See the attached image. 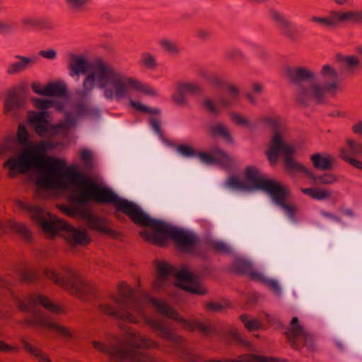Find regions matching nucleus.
Instances as JSON below:
<instances>
[{
    "label": "nucleus",
    "instance_id": "nucleus-1",
    "mask_svg": "<svg viewBox=\"0 0 362 362\" xmlns=\"http://www.w3.org/2000/svg\"><path fill=\"white\" fill-rule=\"evenodd\" d=\"M92 66L93 64L83 56H70L69 70L71 76L88 72L83 82V90L79 93L82 97H86L93 90L96 80L98 88L103 90V96L107 100H122L127 95L128 87L146 95L158 96L157 92L149 85L125 76L102 60L96 62V70L89 71Z\"/></svg>",
    "mask_w": 362,
    "mask_h": 362
},
{
    "label": "nucleus",
    "instance_id": "nucleus-2",
    "mask_svg": "<svg viewBox=\"0 0 362 362\" xmlns=\"http://www.w3.org/2000/svg\"><path fill=\"white\" fill-rule=\"evenodd\" d=\"M61 145V142L43 141L37 145L36 150L39 153H45ZM4 168H8V175L11 178L16 177L18 174L35 173V185L40 190L58 187L64 180L67 170L66 161L60 158L43 154V160H41L40 158L25 150L21 151L17 156L7 159L4 163Z\"/></svg>",
    "mask_w": 362,
    "mask_h": 362
},
{
    "label": "nucleus",
    "instance_id": "nucleus-3",
    "mask_svg": "<svg viewBox=\"0 0 362 362\" xmlns=\"http://www.w3.org/2000/svg\"><path fill=\"white\" fill-rule=\"evenodd\" d=\"M132 221L140 226L152 228V230L141 231L140 235L154 245L164 247L169 238L174 243L176 251L186 255L196 252L199 238L189 230L168 225L160 219L152 218L139 206Z\"/></svg>",
    "mask_w": 362,
    "mask_h": 362
},
{
    "label": "nucleus",
    "instance_id": "nucleus-4",
    "mask_svg": "<svg viewBox=\"0 0 362 362\" xmlns=\"http://www.w3.org/2000/svg\"><path fill=\"white\" fill-rule=\"evenodd\" d=\"M81 176L84 185L76 182L69 184V201L71 204L83 209H88L91 202L113 204L118 211L126 214L132 221L138 208L136 203L119 197L111 188L102 185L90 177Z\"/></svg>",
    "mask_w": 362,
    "mask_h": 362
},
{
    "label": "nucleus",
    "instance_id": "nucleus-5",
    "mask_svg": "<svg viewBox=\"0 0 362 362\" xmlns=\"http://www.w3.org/2000/svg\"><path fill=\"white\" fill-rule=\"evenodd\" d=\"M320 75L325 80L320 84L313 80L315 74L310 69L297 67L291 71V80L296 84L294 96L298 103L303 105L320 103L325 98L327 93H336L339 89V74L329 64L322 66Z\"/></svg>",
    "mask_w": 362,
    "mask_h": 362
},
{
    "label": "nucleus",
    "instance_id": "nucleus-6",
    "mask_svg": "<svg viewBox=\"0 0 362 362\" xmlns=\"http://www.w3.org/2000/svg\"><path fill=\"white\" fill-rule=\"evenodd\" d=\"M129 349L117 345L108 346L100 341H93V347L110 356L118 362H147L150 359L148 353L139 349H158L159 343L138 332L128 333Z\"/></svg>",
    "mask_w": 362,
    "mask_h": 362
},
{
    "label": "nucleus",
    "instance_id": "nucleus-7",
    "mask_svg": "<svg viewBox=\"0 0 362 362\" xmlns=\"http://www.w3.org/2000/svg\"><path fill=\"white\" fill-rule=\"evenodd\" d=\"M284 132V122L279 118H273V163L279 158H283L285 170L291 177H295L299 174H304L310 179H315V175L294 158L296 148L285 140Z\"/></svg>",
    "mask_w": 362,
    "mask_h": 362
},
{
    "label": "nucleus",
    "instance_id": "nucleus-8",
    "mask_svg": "<svg viewBox=\"0 0 362 362\" xmlns=\"http://www.w3.org/2000/svg\"><path fill=\"white\" fill-rule=\"evenodd\" d=\"M62 271L64 273V275L49 268L45 269L43 273L55 284L66 288L72 295L83 300H88L90 297H99L95 286L87 282L69 266H63Z\"/></svg>",
    "mask_w": 362,
    "mask_h": 362
},
{
    "label": "nucleus",
    "instance_id": "nucleus-9",
    "mask_svg": "<svg viewBox=\"0 0 362 362\" xmlns=\"http://www.w3.org/2000/svg\"><path fill=\"white\" fill-rule=\"evenodd\" d=\"M118 290L119 297L112 296L111 298L119 306L124 308V309H119L105 303L100 304L98 308L105 315L127 322H134L136 317L127 310L138 313L141 312L143 310L142 300L139 296L136 295L135 291L124 281L119 283Z\"/></svg>",
    "mask_w": 362,
    "mask_h": 362
},
{
    "label": "nucleus",
    "instance_id": "nucleus-10",
    "mask_svg": "<svg viewBox=\"0 0 362 362\" xmlns=\"http://www.w3.org/2000/svg\"><path fill=\"white\" fill-rule=\"evenodd\" d=\"M155 267L157 271L156 281H165L168 276L175 278L176 285L181 289L195 295L204 296L207 293V290L202 286L199 276L190 272L186 266H182L178 269L167 262L155 260Z\"/></svg>",
    "mask_w": 362,
    "mask_h": 362
},
{
    "label": "nucleus",
    "instance_id": "nucleus-11",
    "mask_svg": "<svg viewBox=\"0 0 362 362\" xmlns=\"http://www.w3.org/2000/svg\"><path fill=\"white\" fill-rule=\"evenodd\" d=\"M18 206L23 211L32 213L31 219L37 224L43 231L51 235L56 236L58 231H65L69 223L64 220L59 219L56 216L52 217L49 214V219L42 216L43 209L38 206L28 204L20 199L16 200Z\"/></svg>",
    "mask_w": 362,
    "mask_h": 362
},
{
    "label": "nucleus",
    "instance_id": "nucleus-12",
    "mask_svg": "<svg viewBox=\"0 0 362 362\" xmlns=\"http://www.w3.org/2000/svg\"><path fill=\"white\" fill-rule=\"evenodd\" d=\"M291 194L284 184L273 180V202L291 221H296L297 206L291 202Z\"/></svg>",
    "mask_w": 362,
    "mask_h": 362
},
{
    "label": "nucleus",
    "instance_id": "nucleus-13",
    "mask_svg": "<svg viewBox=\"0 0 362 362\" xmlns=\"http://www.w3.org/2000/svg\"><path fill=\"white\" fill-rule=\"evenodd\" d=\"M247 191H263L272 198V179L263 178L260 176L255 166L250 165L245 171Z\"/></svg>",
    "mask_w": 362,
    "mask_h": 362
},
{
    "label": "nucleus",
    "instance_id": "nucleus-14",
    "mask_svg": "<svg viewBox=\"0 0 362 362\" xmlns=\"http://www.w3.org/2000/svg\"><path fill=\"white\" fill-rule=\"evenodd\" d=\"M145 323L157 334V337L159 338L172 342L177 346H180L184 342L182 336L175 332L159 320L147 317L145 319Z\"/></svg>",
    "mask_w": 362,
    "mask_h": 362
},
{
    "label": "nucleus",
    "instance_id": "nucleus-15",
    "mask_svg": "<svg viewBox=\"0 0 362 362\" xmlns=\"http://www.w3.org/2000/svg\"><path fill=\"white\" fill-rule=\"evenodd\" d=\"M286 334L288 340L294 346H297L298 342H304L305 345L310 346L313 340V335L300 325L297 317L292 319Z\"/></svg>",
    "mask_w": 362,
    "mask_h": 362
},
{
    "label": "nucleus",
    "instance_id": "nucleus-16",
    "mask_svg": "<svg viewBox=\"0 0 362 362\" xmlns=\"http://www.w3.org/2000/svg\"><path fill=\"white\" fill-rule=\"evenodd\" d=\"M233 268L237 274L247 275L251 280L266 284L272 287V279H266L254 270L252 263L248 260L239 258L233 264Z\"/></svg>",
    "mask_w": 362,
    "mask_h": 362
},
{
    "label": "nucleus",
    "instance_id": "nucleus-17",
    "mask_svg": "<svg viewBox=\"0 0 362 362\" xmlns=\"http://www.w3.org/2000/svg\"><path fill=\"white\" fill-rule=\"evenodd\" d=\"M30 124L33 127L35 133L40 137H53L61 134L65 128L63 123L52 124L49 122H44L29 119Z\"/></svg>",
    "mask_w": 362,
    "mask_h": 362
},
{
    "label": "nucleus",
    "instance_id": "nucleus-18",
    "mask_svg": "<svg viewBox=\"0 0 362 362\" xmlns=\"http://www.w3.org/2000/svg\"><path fill=\"white\" fill-rule=\"evenodd\" d=\"M65 231L67 232L65 240L71 247L86 246L91 242L87 231L81 227L75 228L69 223Z\"/></svg>",
    "mask_w": 362,
    "mask_h": 362
},
{
    "label": "nucleus",
    "instance_id": "nucleus-19",
    "mask_svg": "<svg viewBox=\"0 0 362 362\" xmlns=\"http://www.w3.org/2000/svg\"><path fill=\"white\" fill-rule=\"evenodd\" d=\"M24 105V100L14 89L9 90L4 100V114L8 115L12 112V117H16V111Z\"/></svg>",
    "mask_w": 362,
    "mask_h": 362
},
{
    "label": "nucleus",
    "instance_id": "nucleus-20",
    "mask_svg": "<svg viewBox=\"0 0 362 362\" xmlns=\"http://www.w3.org/2000/svg\"><path fill=\"white\" fill-rule=\"evenodd\" d=\"M151 301L153 306L156 308L158 313L162 314L163 315L166 316L168 318L172 319L179 323H181L183 325H186L187 322H188V320L182 317L177 310H175L165 302L154 298H151Z\"/></svg>",
    "mask_w": 362,
    "mask_h": 362
},
{
    "label": "nucleus",
    "instance_id": "nucleus-21",
    "mask_svg": "<svg viewBox=\"0 0 362 362\" xmlns=\"http://www.w3.org/2000/svg\"><path fill=\"white\" fill-rule=\"evenodd\" d=\"M21 28L24 31L30 30H52L54 25L46 18L36 17H26L21 21Z\"/></svg>",
    "mask_w": 362,
    "mask_h": 362
},
{
    "label": "nucleus",
    "instance_id": "nucleus-22",
    "mask_svg": "<svg viewBox=\"0 0 362 362\" xmlns=\"http://www.w3.org/2000/svg\"><path fill=\"white\" fill-rule=\"evenodd\" d=\"M216 328V334L220 337L227 341H234L246 347L250 346V342L243 337L237 328L228 326H221Z\"/></svg>",
    "mask_w": 362,
    "mask_h": 362
},
{
    "label": "nucleus",
    "instance_id": "nucleus-23",
    "mask_svg": "<svg viewBox=\"0 0 362 362\" xmlns=\"http://www.w3.org/2000/svg\"><path fill=\"white\" fill-rule=\"evenodd\" d=\"M60 210L66 216L74 218L80 217L88 223H90L93 216V214L90 209H83L75 205H62L59 207Z\"/></svg>",
    "mask_w": 362,
    "mask_h": 362
},
{
    "label": "nucleus",
    "instance_id": "nucleus-24",
    "mask_svg": "<svg viewBox=\"0 0 362 362\" xmlns=\"http://www.w3.org/2000/svg\"><path fill=\"white\" fill-rule=\"evenodd\" d=\"M105 219L103 217L93 215L88 226L91 229L100 232L102 234L107 235L112 238H117L121 233L107 226H105Z\"/></svg>",
    "mask_w": 362,
    "mask_h": 362
},
{
    "label": "nucleus",
    "instance_id": "nucleus-25",
    "mask_svg": "<svg viewBox=\"0 0 362 362\" xmlns=\"http://www.w3.org/2000/svg\"><path fill=\"white\" fill-rule=\"evenodd\" d=\"M273 21L280 32L288 37H292L296 32V28L294 24L287 20L283 15L276 11H273Z\"/></svg>",
    "mask_w": 362,
    "mask_h": 362
},
{
    "label": "nucleus",
    "instance_id": "nucleus-26",
    "mask_svg": "<svg viewBox=\"0 0 362 362\" xmlns=\"http://www.w3.org/2000/svg\"><path fill=\"white\" fill-rule=\"evenodd\" d=\"M15 58L18 59V61L8 65L6 69V73L8 75H13L22 72L37 61V57L30 58L21 55H16Z\"/></svg>",
    "mask_w": 362,
    "mask_h": 362
},
{
    "label": "nucleus",
    "instance_id": "nucleus-27",
    "mask_svg": "<svg viewBox=\"0 0 362 362\" xmlns=\"http://www.w3.org/2000/svg\"><path fill=\"white\" fill-rule=\"evenodd\" d=\"M185 329L192 332L197 331L204 337H209L211 334H216L217 328L214 326H207L197 319L188 320L186 325L182 326Z\"/></svg>",
    "mask_w": 362,
    "mask_h": 362
},
{
    "label": "nucleus",
    "instance_id": "nucleus-28",
    "mask_svg": "<svg viewBox=\"0 0 362 362\" xmlns=\"http://www.w3.org/2000/svg\"><path fill=\"white\" fill-rule=\"evenodd\" d=\"M46 97L67 98L68 90L66 84L58 82H50L45 86L44 91Z\"/></svg>",
    "mask_w": 362,
    "mask_h": 362
},
{
    "label": "nucleus",
    "instance_id": "nucleus-29",
    "mask_svg": "<svg viewBox=\"0 0 362 362\" xmlns=\"http://www.w3.org/2000/svg\"><path fill=\"white\" fill-rule=\"evenodd\" d=\"M238 360L226 359L216 360L209 359L206 362H272V357L263 356L255 354H241L238 356Z\"/></svg>",
    "mask_w": 362,
    "mask_h": 362
},
{
    "label": "nucleus",
    "instance_id": "nucleus-30",
    "mask_svg": "<svg viewBox=\"0 0 362 362\" xmlns=\"http://www.w3.org/2000/svg\"><path fill=\"white\" fill-rule=\"evenodd\" d=\"M210 135L213 138L219 136L229 144H234V139L230 130L222 122H218L211 127Z\"/></svg>",
    "mask_w": 362,
    "mask_h": 362
},
{
    "label": "nucleus",
    "instance_id": "nucleus-31",
    "mask_svg": "<svg viewBox=\"0 0 362 362\" xmlns=\"http://www.w3.org/2000/svg\"><path fill=\"white\" fill-rule=\"evenodd\" d=\"M310 160L313 166L320 170H329L334 162L332 156L326 153H315L311 156Z\"/></svg>",
    "mask_w": 362,
    "mask_h": 362
},
{
    "label": "nucleus",
    "instance_id": "nucleus-32",
    "mask_svg": "<svg viewBox=\"0 0 362 362\" xmlns=\"http://www.w3.org/2000/svg\"><path fill=\"white\" fill-rule=\"evenodd\" d=\"M232 306V303L227 299H223L221 302L207 300L204 303V309L209 313H223Z\"/></svg>",
    "mask_w": 362,
    "mask_h": 362
},
{
    "label": "nucleus",
    "instance_id": "nucleus-33",
    "mask_svg": "<svg viewBox=\"0 0 362 362\" xmlns=\"http://www.w3.org/2000/svg\"><path fill=\"white\" fill-rule=\"evenodd\" d=\"M37 303L40 304L46 310L52 313L59 314L62 310L59 305L54 304L48 298L45 297L42 294H38L35 296L34 299L30 300L28 303V305H33Z\"/></svg>",
    "mask_w": 362,
    "mask_h": 362
},
{
    "label": "nucleus",
    "instance_id": "nucleus-34",
    "mask_svg": "<svg viewBox=\"0 0 362 362\" xmlns=\"http://www.w3.org/2000/svg\"><path fill=\"white\" fill-rule=\"evenodd\" d=\"M37 303L40 304L46 310L52 313L59 314L62 310L59 305L54 304L48 298L45 297L42 294H38L35 296L34 299L30 300L28 303V305H33Z\"/></svg>",
    "mask_w": 362,
    "mask_h": 362
},
{
    "label": "nucleus",
    "instance_id": "nucleus-35",
    "mask_svg": "<svg viewBox=\"0 0 362 362\" xmlns=\"http://www.w3.org/2000/svg\"><path fill=\"white\" fill-rule=\"evenodd\" d=\"M300 191L312 199L323 201L329 199L332 195V192L329 189L322 188H301Z\"/></svg>",
    "mask_w": 362,
    "mask_h": 362
},
{
    "label": "nucleus",
    "instance_id": "nucleus-36",
    "mask_svg": "<svg viewBox=\"0 0 362 362\" xmlns=\"http://www.w3.org/2000/svg\"><path fill=\"white\" fill-rule=\"evenodd\" d=\"M213 153L215 155L214 163L225 169H230L232 167L233 160L223 150L217 148L214 149Z\"/></svg>",
    "mask_w": 362,
    "mask_h": 362
},
{
    "label": "nucleus",
    "instance_id": "nucleus-37",
    "mask_svg": "<svg viewBox=\"0 0 362 362\" xmlns=\"http://www.w3.org/2000/svg\"><path fill=\"white\" fill-rule=\"evenodd\" d=\"M22 344L24 349L39 362H51L50 358L37 346L31 345L25 339L22 340Z\"/></svg>",
    "mask_w": 362,
    "mask_h": 362
},
{
    "label": "nucleus",
    "instance_id": "nucleus-38",
    "mask_svg": "<svg viewBox=\"0 0 362 362\" xmlns=\"http://www.w3.org/2000/svg\"><path fill=\"white\" fill-rule=\"evenodd\" d=\"M239 319L248 332L258 331L262 327V325L259 320L251 318L248 315H241L239 316Z\"/></svg>",
    "mask_w": 362,
    "mask_h": 362
},
{
    "label": "nucleus",
    "instance_id": "nucleus-39",
    "mask_svg": "<svg viewBox=\"0 0 362 362\" xmlns=\"http://www.w3.org/2000/svg\"><path fill=\"white\" fill-rule=\"evenodd\" d=\"M228 89L231 95L230 99L221 98L218 100L219 105L223 107H231L234 104L233 101L234 100L236 102L240 98V90L236 86L234 85H229Z\"/></svg>",
    "mask_w": 362,
    "mask_h": 362
},
{
    "label": "nucleus",
    "instance_id": "nucleus-40",
    "mask_svg": "<svg viewBox=\"0 0 362 362\" xmlns=\"http://www.w3.org/2000/svg\"><path fill=\"white\" fill-rule=\"evenodd\" d=\"M11 228L14 232L20 235L22 238L27 241L31 240V232L25 224L18 222H13L11 223Z\"/></svg>",
    "mask_w": 362,
    "mask_h": 362
},
{
    "label": "nucleus",
    "instance_id": "nucleus-41",
    "mask_svg": "<svg viewBox=\"0 0 362 362\" xmlns=\"http://www.w3.org/2000/svg\"><path fill=\"white\" fill-rule=\"evenodd\" d=\"M231 121L238 126L247 127L250 129H254L256 125L252 124L245 117L238 112H231L230 114Z\"/></svg>",
    "mask_w": 362,
    "mask_h": 362
},
{
    "label": "nucleus",
    "instance_id": "nucleus-42",
    "mask_svg": "<svg viewBox=\"0 0 362 362\" xmlns=\"http://www.w3.org/2000/svg\"><path fill=\"white\" fill-rule=\"evenodd\" d=\"M163 49L169 54L177 55L180 53L181 49L176 42L170 41L168 39H163L159 42Z\"/></svg>",
    "mask_w": 362,
    "mask_h": 362
},
{
    "label": "nucleus",
    "instance_id": "nucleus-43",
    "mask_svg": "<svg viewBox=\"0 0 362 362\" xmlns=\"http://www.w3.org/2000/svg\"><path fill=\"white\" fill-rule=\"evenodd\" d=\"M33 313V317L32 319H27L25 322L29 325H40L47 327L49 320L42 317L41 312L39 310H32Z\"/></svg>",
    "mask_w": 362,
    "mask_h": 362
},
{
    "label": "nucleus",
    "instance_id": "nucleus-44",
    "mask_svg": "<svg viewBox=\"0 0 362 362\" xmlns=\"http://www.w3.org/2000/svg\"><path fill=\"white\" fill-rule=\"evenodd\" d=\"M76 113L78 116L95 115L100 114V110L96 108H89L83 103H78L75 105Z\"/></svg>",
    "mask_w": 362,
    "mask_h": 362
},
{
    "label": "nucleus",
    "instance_id": "nucleus-45",
    "mask_svg": "<svg viewBox=\"0 0 362 362\" xmlns=\"http://www.w3.org/2000/svg\"><path fill=\"white\" fill-rule=\"evenodd\" d=\"M18 144L21 146H26L29 141V133L26 127L20 124L17 129L16 137L15 138Z\"/></svg>",
    "mask_w": 362,
    "mask_h": 362
},
{
    "label": "nucleus",
    "instance_id": "nucleus-46",
    "mask_svg": "<svg viewBox=\"0 0 362 362\" xmlns=\"http://www.w3.org/2000/svg\"><path fill=\"white\" fill-rule=\"evenodd\" d=\"M68 8L74 13L83 11L90 0H64Z\"/></svg>",
    "mask_w": 362,
    "mask_h": 362
},
{
    "label": "nucleus",
    "instance_id": "nucleus-47",
    "mask_svg": "<svg viewBox=\"0 0 362 362\" xmlns=\"http://www.w3.org/2000/svg\"><path fill=\"white\" fill-rule=\"evenodd\" d=\"M129 104L132 107H134L136 110L142 113H149L156 115L160 113V110L159 108H151L145 105H143L139 101L131 100L129 101Z\"/></svg>",
    "mask_w": 362,
    "mask_h": 362
},
{
    "label": "nucleus",
    "instance_id": "nucleus-48",
    "mask_svg": "<svg viewBox=\"0 0 362 362\" xmlns=\"http://www.w3.org/2000/svg\"><path fill=\"white\" fill-rule=\"evenodd\" d=\"M21 275L22 281L28 284L36 282L40 278L38 272L34 269H24Z\"/></svg>",
    "mask_w": 362,
    "mask_h": 362
},
{
    "label": "nucleus",
    "instance_id": "nucleus-49",
    "mask_svg": "<svg viewBox=\"0 0 362 362\" xmlns=\"http://www.w3.org/2000/svg\"><path fill=\"white\" fill-rule=\"evenodd\" d=\"M141 64L148 69H154L158 66L155 57L148 52L141 54Z\"/></svg>",
    "mask_w": 362,
    "mask_h": 362
},
{
    "label": "nucleus",
    "instance_id": "nucleus-50",
    "mask_svg": "<svg viewBox=\"0 0 362 362\" xmlns=\"http://www.w3.org/2000/svg\"><path fill=\"white\" fill-rule=\"evenodd\" d=\"M185 92L182 89L180 84L177 86L176 92L172 95V100L177 106H184L187 105V100L185 98Z\"/></svg>",
    "mask_w": 362,
    "mask_h": 362
},
{
    "label": "nucleus",
    "instance_id": "nucleus-51",
    "mask_svg": "<svg viewBox=\"0 0 362 362\" xmlns=\"http://www.w3.org/2000/svg\"><path fill=\"white\" fill-rule=\"evenodd\" d=\"M345 23H362V11H344Z\"/></svg>",
    "mask_w": 362,
    "mask_h": 362
},
{
    "label": "nucleus",
    "instance_id": "nucleus-52",
    "mask_svg": "<svg viewBox=\"0 0 362 362\" xmlns=\"http://www.w3.org/2000/svg\"><path fill=\"white\" fill-rule=\"evenodd\" d=\"M227 185L233 189H242L247 191L246 183L236 176L232 175L228 178Z\"/></svg>",
    "mask_w": 362,
    "mask_h": 362
},
{
    "label": "nucleus",
    "instance_id": "nucleus-53",
    "mask_svg": "<svg viewBox=\"0 0 362 362\" xmlns=\"http://www.w3.org/2000/svg\"><path fill=\"white\" fill-rule=\"evenodd\" d=\"M339 59L350 70H353L360 65V61L356 56H340Z\"/></svg>",
    "mask_w": 362,
    "mask_h": 362
},
{
    "label": "nucleus",
    "instance_id": "nucleus-54",
    "mask_svg": "<svg viewBox=\"0 0 362 362\" xmlns=\"http://www.w3.org/2000/svg\"><path fill=\"white\" fill-rule=\"evenodd\" d=\"M202 105L204 109L213 115L218 116L221 115V110L210 98H205L203 100Z\"/></svg>",
    "mask_w": 362,
    "mask_h": 362
},
{
    "label": "nucleus",
    "instance_id": "nucleus-55",
    "mask_svg": "<svg viewBox=\"0 0 362 362\" xmlns=\"http://www.w3.org/2000/svg\"><path fill=\"white\" fill-rule=\"evenodd\" d=\"M30 100L34 106L40 110H45L52 107V99L32 98Z\"/></svg>",
    "mask_w": 362,
    "mask_h": 362
},
{
    "label": "nucleus",
    "instance_id": "nucleus-56",
    "mask_svg": "<svg viewBox=\"0 0 362 362\" xmlns=\"http://www.w3.org/2000/svg\"><path fill=\"white\" fill-rule=\"evenodd\" d=\"M313 181L323 185H332L337 182V177L331 173H325L318 176H315Z\"/></svg>",
    "mask_w": 362,
    "mask_h": 362
},
{
    "label": "nucleus",
    "instance_id": "nucleus-57",
    "mask_svg": "<svg viewBox=\"0 0 362 362\" xmlns=\"http://www.w3.org/2000/svg\"><path fill=\"white\" fill-rule=\"evenodd\" d=\"M331 27L345 23L344 11H332L329 13Z\"/></svg>",
    "mask_w": 362,
    "mask_h": 362
},
{
    "label": "nucleus",
    "instance_id": "nucleus-58",
    "mask_svg": "<svg viewBox=\"0 0 362 362\" xmlns=\"http://www.w3.org/2000/svg\"><path fill=\"white\" fill-rule=\"evenodd\" d=\"M18 141L15 137L8 136H7L4 142L2 150L4 151L16 152L17 151Z\"/></svg>",
    "mask_w": 362,
    "mask_h": 362
},
{
    "label": "nucleus",
    "instance_id": "nucleus-59",
    "mask_svg": "<svg viewBox=\"0 0 362 362\" xmlns=\"http://www.w3.org/2000/svg\"><path fill=\"white\" fill-rule=\"evenodd\" d=\"M341 157L347 163L353 165L357 169L362 170V161L357 160L356 158H351L348 153L346 150L342 148L340 151Z\"/></svg>",
    "mask_w": 362,
    "mask_h": 362
},
{
    "label": "nucleus",
    "instance_id": "nucleus-60",
    "mask_svg": "<svg viewBox=\"0 0 362 362\" xmlns=\"http://www.w3.org/2000/svg\"><path fill=\"white\" fill-rule=\"evenodd\" d=\"M177 152L182 156L190 158L194 156L197 153L193 147L187 144H180L177 146Z\"/></svg>",
    "mask_w": 362,
    "mask_h": 362
},
{
    "label": "nucleus",
    "instance_id": "nucleus-61",
    "mask_svg": "<svg viewBox=\"0 0 362 362\" xmlns=\"http://www.w3.org/2000/svg\"><path fill=\"white\" fill-rule=\"evenodd\" d=\"M347 146L353 156L362 155V143H357L352 139H347Z\"/></svg>",
    "mask_w": 362,
    "mask_h": 362
},
{
    "label": "nucleus",
    "instance_id": "nucleus-62",
    "mask_svg": "<svg viewBox=\"0 0 362 362\" xmlns=\"http://www.w3.org/2000/svg\"><path fill=\"white\" fill-rule=\"evenodd\" d=\"M184 91L192 94H200L202 93V87L196 83H180Z\"/></svg>",
    "mask_w": 362,
    "mask_h": 362
},
{
    "label": "nucleus",
    "instance_id": "nucleus-63",
    "mask_svg": "<svg viewBox=\"0 0 362 362\" xmlns=\"http://www.w3.org/2000/svg\"><path fill=\"white\" fill-rule=\"evenodd\" d=\"M225 59L227 60H236L245 59L243 53L238 49H228L225 53Z\"/></svg>",
    "mask_w": 362,
    "mask_h": 362
},
{
    "label": "nucleus",
    "instance_id": "nucleus-64",
    "mask_svg": "<svg viewBox=\"0 0 362 362\" xmlns=\"http://www.w3.org/2000/svg\"><path fill=\"white\" fill-rule=\"evenodd\" d=\"M81 158L87 168H92L93 166L92 153L89 150L83 149L81 153Z\"/></svg>",
    "mask_w": 362,
    "mask_h": 362
}]
</instances>
